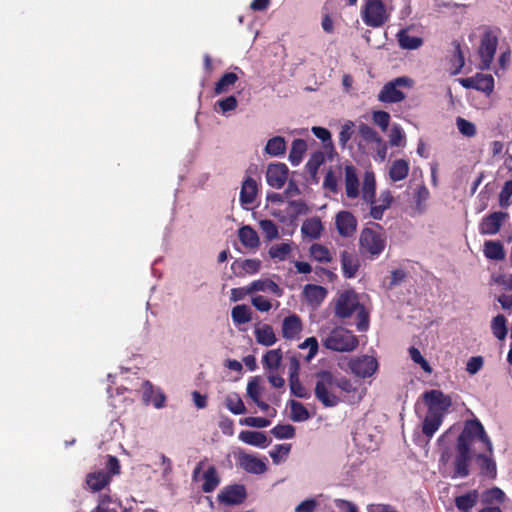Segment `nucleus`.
<instances>
[{
  "instance_id": "nucleus-15",
  "label": "nucleus",
  "mask_w": 512,
  "mask_h": 512,
  "mask_svg": "<svg viewBox=\"0 0 512 512\" xmlns=\"http://www.w3.org/2000/svg\"><path fill=\"white\" fill-rule=\"evenodd\" d=\"M288 167L284 163H272L266 171V180L269 186L281 189L287 180Z\"/></svg>"
},
{
  "instance_id": "nucleus-49",
  "label": "nucleus",
  "mask_w": 512,
  "mask_h": 512,
  "mask_svg": "<svg viewBox=\"0 0 512 512\" xmlns=\"http://www.w3.org/2000/svg\"><path fill=\"white\" fill-rule=\"evenodd\" d=\"M291 450V444H277L269 452L275 464H279L284 458H286Z\"/></svg>"
},
{
  "instance_id": "nucleus-54",
  "label": "nucleus",
  "mask_w": 512,
  "mask_h": 512,
  "mask_svg": "<svg viewBox=\"0 0 512 512\" xmlns=\"http://www.w3.org/2000/svg\"><path fill=\"white\" fill-rule=\"evenodd\" d=\"M512 196V180L506 181L499 194V205L502 208H507L510 205V198Z\"/></svg>"
},
{
  "instance_id": "nucleus-12",
  "label": "nucleus",
  "mask_w": 512,
  "mask_h": 512,
  "mask_svg": "<svg viewBox=\"0 0 512 512\" xmlns=\"http://www.w3.org/2000/svg\"><path fill=\"white\" fill-rule=\"evenodd\" d=\"M458 82L466 89H475L487 95L494 89V78L490 74L477 73L473 77L459 78Z\"/></svg>"
},
{
  "instance_id": "nucleus-22",
  "label": "nucleus",
  "mask_w": 512,
  "mask_h": 512,
  "mask_svg": "<svg viewBox=\"0 0 512 512\" xmlns=\"http://www.w3.org/2000/svg\"><path fill=\"white\" fill-rule=\"evenodd\" d=\"M444 415L442 413H428L426 414L422 423V432L427 437L428 441L433 437L443 422Z\"/></svg>"
},
{
  "instance_id": "nucleus-32",
  "label": "nucleus",
  "mask_w": 512,
  "mask_h": 512,
  "mask_svg": "<svg viewBox=\"0 0 512 512\" xmlns=\"http://www.w3.org/2000/svg\"><path fill=\"white\" fill-rule=\"evenodd\" d=\"M303 294L309 303L319 304L325 299L327 290L320 285L307 284L303 289Z\"/></svg>"
},
{
  "instance_id": "nucleus-19",
  "label": "nucleus",
  "mask_w": 512,
  "mask_h": 512,
  "mask_svg": "<svg viewBox=\"0 0 512 512\" xmlns=\"http://www.w3.org/2000/svg\"><path fill=\"white\" fill-rule=\"evenodd\" d=\"M261 268V261L259 259H245L235 260L231 269L236 276H244L246 274H256Z\"/></svg>"
},
{
  "instance_id": "nucleus-61",
  "label": "nucleus",
  "mask_w": 512,
  "mask_h": 512,
  "mask_svg": "<svg viewBox=\"0 0 512 512\" xmlns=\"http://www.w3.org/2000/svg\"><path fill=\"white\" fill-rule=\"evenodd\" d=\"M251 302L252 305L260 312H268L272 308L271 302L261 295L254 296Z\"/></svg>"
},
{
  "instance_id": "nucleus-56",
  "label": "nucleus",
  "mask_w": 512,
  "mask_h": 512,
  "mask_svg": "<svg viewBox=\"0 0 512 512\" xmlns=\"http://www.w3.org/2000/svg\"><path fill=\"white\" fill-rule=\"evenodd\" d=\"M404 139L405 135L402 128L399 125H394L389 136L390 145L396 147L403 146Z\"/></svg>"
},
{
  "instance_id": "nucleus-53",
  "label": "nucleus",
  "mask_w": 512,
  "mask_h": 512,
  "mask_svg": "<svg viewBox=\"0 0 512 512\" xmlns=\"http://www.w3.org/2000/svg\"><path fill=\"white\" fill-rule=\"evenodd\" d=\"M409 355L411 357V359L419 364L421 366V368L426 372V373H432V367L430 366V364L428 363V361L422 356L421 352L419 351V349H417L416 347H410L409 348Z\"/></svg>"
},
{
  "instance_id": "nucleus-17",
  "label": "nucleus",
  "mask_w": 512,
  "mask_h": 512,
  "mask_svg": "<svg viewBox=\"0 0 512 512\" xmlns=\"http://www.w3.org/2000/svg\"><path fill=\"white\" fill-rule=\"evenodd\" d=\"M343 276L347 279L354 278L360 268L358 255L353 251L344 250L340 254Z\"/></svg>"
},
{
  "instance_id": "nucleus-8",
  "label": "nucleus",
  "mask_w": 512,
  "mask_h": 512,
  "mask_svg": "<svg viewBox=\"0 0 512 512\" xmlns=\"http://www.w3.org/2000/svg\"><path fill=\"white\" fill-rule=\"evenodd\" d=\"M348 368L355 376L368 378L377 371L378 362L373 356L361 355L351 358L348 362Z\"/></svg>"
},
{
  "instance_id": "nucleus-24",
  "label": "nucleus",
  "mask_w": 512,
  "mask_h": 512,
  "mask_svg": "<svg viewBox=\"0 0 512 512\" xmlns=\"http://www.w3.org/2000/svg\"><path fill=\"white\" fill-rule=\"evenodd\" d=\"M239 439L251 446L265 448L268 446L269 441L265 432L244 430L239 434Z\"/></svg>"
},
{
  "instance_id": "nucleus-18",
  "label": "nucleus",
  "mask_w": 512,
  "mask_h": 512,
  "mask_svg": "<svg viewBox=\"0 0 512 512\" xmlns=\"http://www.w3.org/2000/svg\"><path fill=\"white\" fill-rule=\"evenodd\" d=\"M344 174L346 196L355 199L359 196L360 186L357 169L352 164L345 165Z\"/></svg>"
},
{
  "instance_id": "nucleus-3",
  "label": "nucleus",
  "mask_w": 512,
  "mask_h": 512,
  "mask_svg": "<svg viewBox=\"0 0 512 512\" xmlns=\"http://www.w3.org/2000/svg\"><path fill=\"white\" fill-rule=\"evenodd\" d=\"M321 342L326 349L335 352H351L359 344L357 336L342 326L335 327L323 335Z\"/></svg>"
},
{
  "instance_id": "nucleus-45",
  "label": "nucleus",
  "mask_w": 512,
  "mask_h": 512,
  "mask_svg": "<svg viewBox=\"0 0 512 512\" xmlns=\"http://www.w3.org/2000/svg\"><path fill=\"white\" fill-rule=\"evenodd\" d=\"M311 257L321 263H328L332 260L330 251L324 245L315 243L309 249Z\"/></svg>"
},
{
  "instance_id": "nucleus-37",
  "label": "nucleus",
  "mask_w": 512,
  "mask_h": 512,
  "mask_svg": "<svg viewBox=\"0 0 512 512\" xmlns=\"http://www.w3.org/2000/svg\"><path fill=\"white\" fill-rule=\"evenodd\" d=\"M231 317L235 325L249 323L252 320V311L245 305H236L232 308Z\"/></svg>"
},
{
  "instance_id": "nucleus-57",
  "label": "nucleus",
  "mask_w": 512,
  "mask_h": 512,
  "mask_svg": "<svg viewBox=\"0 0 512 512\" xmlns=\"http://www.w3.org/2000/svg\"><path fill=\"white\" fill-rule=\"evenodd\" d=\"M291 394L298 398L307 399L310 397L307 389L302 385L300 379L289 382Z\"/></svg>"
},
{
  "instance_id": "nucleus-52",
  "label": "nucleus",
  "mask_w": 512,
  "mask_h": 512,
  "mask_svg": "<svg viewBox=\"0 0 512 512\" xmlns=\"http://www.w3.org/2000/svg\"><path fill=\"white\" fill-rule=\"evenodd\" d=\"M291 252V247L287 243L273 245L269 249V255L273 259L285 260L289 253Z\"/></svg>"
},
{
  "instance_id": "nucleus-14",
  "label": "nucleus",
  "mask_w": 512,
  "mask_h": 512,
  "mask_svg": "<svg viewBox=\"0 0 512 512\" xmlns=\"http://www.w3.org/2000/svg\"><path fill=\"white\" fill-rule=\"evenodd\" d=\"M357 219L350 211H340L335 216V226L340 236L352 237L357 230Z\"/></svg>"
},
{
  "instance_id": "nucleus-51",
  "label": "nucleus",
  "mask_w": 512,
  "mask_h": 512,
  "mask_svg": "<svg viewBox=\"0 0 512 512\" xmlns=\"http://www.w3.org/2000/svg\"><path fill=\"white\" fill-rule=\"evenodd\" d=\"M456 125L459 132L466 137H474L477 133L475 124L462 117L457 118Z\"/></svg>"
},
{
  "instance_id": "nucleus-63",
  "label": "nucleus",
  "mask_w": 512,
  "mask_h": 512,
  "mask_svg": "<svg viewBox=\"0 0 512 512\" xmlns=\"http://www.w3.org/2000/svg\"><path fill=\"white\" fill-rule=\"evenodd\" d=\"M323 186L333 193L338 192V180L332 170H329L326 173V175L324 177V181H323Z\"/></svg>"
},
{
  "instance_id": "nucleus-5",
  "label": "nucleus",
  "mask_w": 512,
  "mask_h": 512,
  "mask_svg": "<svg viewBox=\"0 0 512 512\" xmlns=\"http://www.w3.org/2000/svg\"><path fill=\"white\" fill-rule=\"evenodd\" d=\"M414 81L407 76L397 77L387 82L378 94V100L383 103H398L406 98L402 88H412Z\"/></svg>"
},
{
  "instance_id": "nucleus-25",
  "label": "nucleus",
  "mask_w": 512,
  "mask_h": 512,
  "mask_svg": "<svg viewBox=\"0 0 512 512\" xmlns=\"http://www.w3.org/2000/svg\"><path fill=\"white\" fill-rule=\"evenodd\" d=\"M376 197L375 175L371 171H366L362 184V199L367 204H374Z\"/></svg>"
},
{
  "instance_id": "nucleus-47",
  "label": "nucleus",
  "mask_w": 512,
  "mask_h": 512,
  "mask_svg": "<svg viewBox=\"0 0 512 512\" xmlns=\"http://www.w3.org/2000/svg\"><path fill=\"white\" fill-rule=\"evenodd\" d=\"M359 134L367 143H382V138L379 136L377 131L371 126L361 123L358 127Z\"/></svg>"
},
{
  "instance_id": "nucleus-13",
  "label": "nucleus",
  "mask_w": 512,
  "mask_h": 512,
  "mask_svg": "<svg viewBox=\"0 0 512 512\" xmlns=\"http://www.w3.org/2000/svg\"><path fill=\"white\" fill-rule=\"evenodd\" d=\"M508 213L497 211L492 212L481 220L479 232L482 235H495L500 231L503 222L508 218Z\"/></svg>"
},
{
  "instance_id": "nucleus-10",
  "label": "nucleus",
  "mask_w": 512,
  "mask_h": 512,
  "mask_svg": "<svg viewBox=\"0 0 512 512\" xmlns=\"http://www.w3.org/2000/svg\"><path fill=\"white\" fill-rule=\"evenodd\" d=\"M359 307L355 292L347 290L341 293L336 301L335 315L342 319L349 318Z\"/></svg>"
},
{
  "instance_id": "nucleus-26",
  "label": "nucleus",
  "mask_w": 512,
  "mask_h": 512,
  "mask_svg": "<svg viewBox=\"0 0 512 512\" xmlns=\"http://www.w3.org/2000/svg\"><path fill=\"white\" fill-rule=\"evenodd\" d=\"M111 482V475L103 470L91 472L86 477V483L91 490L98 492Z\"/></svg>"
},
{
  "instance_id": "nucleus-16",
  "label": "nucleus",
  "mask_w": 512,
  "mask_h": 512,
  "mask_svg": "<svg viewBox=\"0 0 512 512\" xmlns=\"http://www.w3.org/2000/svg\"><path fill=\"white\" fill-rule=\"evenodd\" d=\"M237 464L244 471L251 474H263L267 470L266 463L252 454L240 453Z\"/></svg>"
},
{
  "instance_id": "nucleus-11",
  "label": "nucleus",
  "mask_w": 512,
  "mask_h": 512,
  "mask_svg": "<svg viewBox=\"0 0 512 512\" xmlns=\"http://www.w3.org/2000/svg\"><path fill=\"white\" fill-rule=\"evenodd\" d=\"M423 399L428 407V413H442L447 411L452 405L449 396L444 395L440 390H430L423 394Z\"/></svg>"
},
{
  "instance_id": "nucleus-1",
  "label": "nucleus",
  "mask_w": 512,
  "mask_h": 512,
  "mask_svg": "<svg viewBox=\"0 0 512 512\" xmlns=\"http://www.w3.org/2000/svg\"><path fill=\"white\" fill-rule=\"evenodd\" d=\"M479 440L490 454L493 451L492 442L487 435L484 426L477 419L467 420L462 432L459 434L456 443V455L453 461V478H465L469 475V465L472 459V444Z\"/></svg>"
},
{
  "instance_id": "nucleus-34",
  "label": "nucleus",
  "mask_w": 512,
  "mask_h": 512,
  "mask_svg": "<svg viewBox=\"0 0 512 512\" xmlns=\"http://www.w3.org/2000/svg\"><path fill=\"white\" fill-rule=\"evenodd\" d=\"M478 500L477 490L470 491L455 498V506L461 512H470Z\"/></svg>"
},
{
  "instance_id": "nucleus-41",
  "label": "nucleus",
  "mask_w": 512,
  "mask_h": 512,
  "mask_svg": "<svg viewBox=\"0 0 512 512\" xmlns=\"http://www.w3.org/2000/svg\"><path fill=\"white\" fill-rule=\"evenodd\" d=\"M265 151L271 156H281L286 151L285 139L281 136H275L268 140Z\"/></svg>"
},
{
  "instance_id": "nucleus-6",
  "label": "nucleus",
  "mask_w": 512,
  "mask_h": 512,
  "mask_svg": "<svg viewBox=\"0 0 512 512\" xmlns=\"http://www.w3.org/2000/svg\"><path fill=\"white\" fill-rule=\"evenodd\" d=\"M363 22L370 27H381L387 21L386 8L382 0H365L361 9Z\"/></svg>"
},
{
  "instance_id": "nucleus-21",
  "label": "nucleus",
  "mask_w": 512,
  "mask_h": 512,
  "mask_svg": "<svg viewBox=\"0 0 512 512\" xmlns=\"http://www.w3.org/2000/svg\"><path fill=\"white\" fill-rule=\"evenodd\" d=\"M492 454L493 452L491 454L490 452H488V454L479 453L476 455V461L482 475L495 479L497 475V466Z\"/></svg>"
},
{
  "instance_id": "nucleus-35",
  "label": "nucleus",
  "mask_w": 512,
  "mask_h": 512,
  "mask_svg": "<svg viewBox=\"0 0 512 512\" xmlns=\"http://www.w3.org/2000/svg\"><path fill=\"white\" fill-rule=\"evenodd\" d=\"M307 150L306 141L303 139H295L292 142L290 153H289V161L293 166H297L301 163L303 156Z\"/></svg>"
},
{
  "instance_id": "nucleus-9",
  "label": "nucleus",
  "mask_w": 512,
  "mask_h": 512,
  "mask_svg": "<svg viewBox=\"0 0 512 512\" xmlns=\"http://www.w3.org/2000/svg\"><path fill=\"white\" fill-rule=\"evenodd\" d=\"M247 499L243 484H231L223 487L217 495V501L225 506L240 505Z\"/></svg>"
},
{
  "instance_id": "nucleus-27",
  "label": "nucleus",
  "mask_w": 512,
  "mask_h": 512,
  "mask_svg": "<svg viewBox=\"0 0 512 512\" xmlns=\"http://www.w3.org/2000/svg\"><path fill=\"white\" fill-rule=\"evenodd\" d=\"M202 479L204 480L201 489L204 493L213 492L220 484L221 478L218 470L214 465H210L203 473Z\"/></svg>"
},
{
  "instance_id": "nucleus-7",
  "label": "nucleus",
  "mask_w": 512,
  "mask_h": 512,
  "mask_svg": "<svg viewBox=\"0 0 512 512\" xmlns=\"http://www.w3.org/2000/svg\"><path fill=\"white\" fill-rule=\"evenodd\" d=\"M498 45V34L491 28H487L481 38L478 54L480 57V68L488 69L494 59Z\"/></svg>"
},
{
  "instance_id": "nucleus-30",
  "label": "nucleus",
  "mask_w": 512,
  "mask_h": 512,
  "mask_svg": "<svg viewBox=\"0 0 512 512\" xmlns=\"http://www.w3.org/2000/svg\"><path fill=\"white\" fill-rule=\"evenodd\" d=\"M409 170V163L406 160H394L389 169V177L393 182L404 180L408 176Z\"/></svg>"
},
{
  "instance_id": "nucleus-2",
  "label": "nucleus",
  "mask_w": 512,
  "mask_h": 512,
  "mask_svg": "<svg viewBox=\"0 0 512 512\" xmlns=\"http://www.w3.org/2000/svg\"><path fill=\"white\" fill-rule=\"evenodd\" d=\"M386 234L383 227L378 223H371V226L362 229L359 236V249L362 255L375 259L385 250Z\"/></svg>"
},
{
  "instance_id": "nucleus-48",
  "label": "nucleus",
  "mask_w": 512,
  "mask_h": 512,
  "mask_svg": "<svg viewBox=\"0 0 512 512\" xmlns=\"http://www.w3.org/2000/svg\"><path fill=\"white\" fill-rule=\"evenodd\" d=\"M270 432L277 439H292L295 436V427L291 424H278Z\"/></svg>"
},
{
  "instance_id": "nucleus-36",
  "label": "nucleus",
  "mask_w": 512,
  "mask_h": 512,
  "mask_svg": "<svg viewBox=\"0 0 512 512\" xmlns=\"http://www.w3.org/2000/svg\"><path fill=\"white\" fill-rule=\"evenodd\" d=\"M454 48L453 55L450 58L451 66L453 67L452 75H457L461 72L465 64L464 53L461 48V44L458 40L452 42Z\"/></svg>"
},
{
  "instance_id": "nucleus-44",
  "label": "nucleus",
  "mask_w": 512,
  "mask_h": 512,
  "mask_svg": "<svg viewBox=\"0 0 512 512\" xmlns=\"http://www.w3.org/2000/svg\"><path fill=\"white\" fill-rule=\"evenodd\" d=\"M324 161L325 155L322 151H316L310 156L305 167L312 178H316L319 167L324 163Z\"/></svg>"
},
{
  "instance_id": "nucleus-23",
  "label": "nucleus",
  "mask_w": 512,
  "mask_h": 512,
  "mask_svg": "<svg viewBox=\"0 0 512 512\" xmlns=\"http://www.w3.org/2000/svg\"><path fill=\"white\" fill-rule=\"evenodd\" d=\"M302 330V323L298 315L285 317L282 323V335L285 339H294Z\"/></svg>"
},
{
  "instance_id": "nucleus-50",
  "label": "nucleus",
  "mask_w": 512,
  "mask_h": 512,
  "mask_svg": "<svg viewBox=\"0 0 512 512\" xmlns=\"http://www.w3.org/2000/svg\"><path fill=\"white\" fill-rule=\"evenodd\" d=\"M259 226L267 240L271 241L279 236L278 227L272 220H261Z\"/></svg>"
},
{
  "instance_id": "nucleus-58",
  "label": "nucleus",
  "mask_w": 512,
  "mask_h": 512,
  "mask_svg": "<svg viewBox=\"0 0 512 512\" xmlns=\"http://www.w3.org/2000/svg\"><path fill=\"white\" fill-rule=\"evenodd\" d=\"M270 420L263 417H246L240 420V424L255 427V428H266L270 425Z\"/></svg>"
},
{
  "instance_id": "nucleus-46",
  "label": "nucleus",
  "mask_w": 512,
  "mask_h": 512,
  "mask_svg": "<svg viewBox=\"0 0 512 512\" xmlns=\"http://www.w3.org/2000/svg\"><path fill=\"white\" fill-rule=\"evenodd\" d=\"M225 405L235 415L243 414L246 411L245 405L238 394L228 395L225 399Z\"/></svg>"
},
{
  "instance_id": "nucleus-40",
  "label": "nucleus",
  "mask_w": 512,
  "mask_h": 512,
  "mask_svg": "<svg viewBox=\"0 0 512 512\" xmlns=\"http://www.w3.org/2000/svg\"><path fill=\"white\" fill-rule=\"evenodd\" d=\"M290 406V418L294 422H303L310 418V413L307 408L296 400L289 401Z\"/></svg>"
},
{
  "instance_id": "nucleus-55",
  "label": "nucleus",
  "mask_w": 512,
  "mask_h": 512,
  "mask_svg": "<svg viewBox=\"0 0 512 512\" xmlns=\"http://www.w3.org/2000/svg\"><path fill=\"white\" fill-rule=\"evenodd\" d=\"M372 119L373 122L378 125L382 131L387 130L390 122V115L388 112L382 110L374 111L372 113Z\"/></svg>"
},
{
  "instance_id": "nucleus-29",
  "label": "nucleus",
  "mask_w": 512,
  "mask_h": 512,
  "mask_svg": "<svg viewBox=\"0 0 512 512\" xmlns=\"http://www.w3.org/2000/svg\"><path fill=\"white\" fill-rule=\"evenodd\" d=\"M256 341L263 346H272L276 343L277 338L271 325L263 324L254 331Z\"/></svg>"
},
{
  "instance_id": "nucleus-4",
  "label": "nucleus",
  "mask_w": 512,
  "mask_h": 512,
  "mask_svg": "<svg viewBox=\"0 0 512 512\" xmlns=\"http://www.w3.org/2000/svg\"><path fill=\"white\" fill-rule=\"evenodd\" d=\"M315 377L317 381L314 394L324 407H335L342 402V399L333 393V389L336 387V376L331 371H318Z\"/></svg>"
},
{
  "instance_id": "nucleus-59",
  "label": "nucleus",
  "mask_w": 512,
  "mask_h": 512,
  "mask_svg": "<svg viewBox=\"0 0 512 512\" xmlns=\"http://www.w3.org/2000/svg\"><path fill=\"white\" fill-rule=\"evenodd\" d=\"M237 99L235 96L231 95L226 98L220 99L217 102V105L219 106L222 113H227L230 111H233L237 108Z\"/></svg>"
},
{
  "instance_id": "nucleus-38",
  "label": "nucleus",
  "mask_w": 512,
  "mask_h": 512,
  "mask_svg": "<svg viewBox=\"0 0 512 512\" xmlns=\"http://www.w3.org/2000/svg\"><path fill=\"white\" fill-rule=\"evenodd\" d=\"M398 42L401 48L414 50L423 44V39L417 36H411L406 30H400L397 34Z\"/></svg>"
},
{
  "instance_id": "nucleus-60",
  "label": "nucleus",
  "mask_w": 512,
  "mask_h": 512,
  "mask_svg": "<svg viewBox=\"0 0 512 512\" xmlns=\"http://www.w3.org/2000/svg\"><path fill=\"white\" fill-rule=\"evenodd\" d=\"M355 312H357V317H358V323H357L358 331L367 330L368 326H369V316L365 310V307L360 304V307L357 308V310Z\"/></svg>"
},
{
  "instance_id": "nucleus-43",
  "label": "nucleus",
  "mask_w": 512,
  "mask_h": 512,
  "mask_svg": "<svg viewBox=\"0 0 512 512\" xmlns=\"http://www.w3.org/2000/svg\"><path fill=\"white\" fill-rule=\"evenodd\" d=\"M282 360L281 349H273L267 351L263 358L262 363L265 369H277L280 366Z\"/></svg>"
},
{
  "instance_id": "nucleus-42",
  "label": "nucleus",
  "mask_w": 512,
  "mask_h": 512,
  "mask_svg": "<svg viewBox=\"0 0 512 512\" xmlns=\"http://www.w3.org/2000/svg\"><path fill=\"white\" fill-rule=\"evenodd\" d=\"M491 330L493 335L499 339L504 340L507 335V320L504 315L498 314L491 321Z\"/></svg>"
},
{
  "instance_id": "nucleus-20",
  "label": "nucleus",
  "mask_w": 512,
  "mask_h": 512,
  "mask_svg": "<svg viewBox=\"0 0 512 512\" xmlns=\"http://www.w3.org/2000/svg\"><path fill=\"white\" fill-rule=\"evenodd\" d=\"M258 193L257 182L250 176L246 177L242 183L240 191V203L242 206L252 204Z\"/></svg>"
},
{
  "instance_id": "nucleus-28",
  "label": "nucleus",
  "mask_w": 512,
  "mask_h": 512,
  "mask_svg": "<svg viewBox=\"0 0 512 512\" xmlns=\"http://www.w3.org/2000/svg\"><path fill=\"white\" fill-rule=\"evenodd\" d=\"M323 231V225L318 217L306 219L301 227V232L304 236L311 240L319 239Z\"/></svg>"
},
{
  "instance_id": "nucleus-33",
  "label": "nucleus",
  "mask_w": 512,
  "mask_h": 512,
  "mask_svg": "<svg viewBox=\"0 0 512 512\" xmlns=\"http://www.w3.org/2000/svg\"><path fill=\"white\" fill-rule=\"evenodd\" d=\"M240 242L247 248H257L260 244L257 232L250 226H243L238 231Z\"/></svg>"
},
{
  "instance_id": "nucleus-62",
  "label": "nucleus",
  "mask_w": 512,
  "mask_h": 512,
  "mask_svg": "<svg viewBox=\"0 0 512 512\" xmlns=\"http://www.w3.org/2000/svg\"><path fill=\"white\" fill-rule=\"evenodd\" d=\"M336 388H339L342 392L347 394L354 393L357 390L351 380L345 376L336 377Z\"/></svg>"
},
{
  "instance_id": "nucleus-31",
  "label": "nucleus",
  "mask_w": 512,
  "mask_h": 512,
  "mask_svg": "<svg viewBox=\"0 0 512 512\" xmlns=\"http://www.w3.org/2000/svg\"><path fill=\"white\" fill-rule=\"evenodd\" d=\"M483 253L486 258L496 261L505 259V251L501 242L488 240L484 243Z\"/></svg>"
},
{
  "instance_id": "nucleus-64",
  "label": "nucleus",
  "mask_w": 512,
  "mask_h": 512,
  "mask_svg": "<svg viewBox=\"0 0 512 512\" xmlns=\"http://www.w3.org/2000/svg\"><path fill=\"white\" fill-rule=\"evenodd\" d=\"M504 498H505L504 492L498 487H493V488L489 489L488 491H486V493H485V501L486 502L495 501L498 503H502L504 501Z\"/></svg>"
},
{
  "instance_id": "nucleus-39",
  "label": "nucleus",
  "mask_w": 512,
  "mask_h": 512,
  "mask_svg": "<svg viewBox=\"0 0 512 512\" xmlns=\"http://www.w3.org/2000/svg\"><path fill=\"white\" fill-rule=\"evenodd\" d=\"M238 81V76L233 72L224 73L220 79L216 82L214 93L216 95L223 94L229 90Z\"/></svg>"
}]
</instances>
